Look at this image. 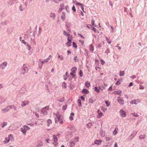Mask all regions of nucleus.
<instances>
[{"mask_svg":"<svg viewBox=\"0 0 147 147\" xmlns=\"http://www.w3.org/2000/svg\"><path fill=\"white\" fill-rule=\"evenodd\" d=\"M23 128H24L26 130H28L30 129V128L29 127H28V126L26 125L24 126Z\"/></svg>","mask_w":147,"mask_h":147,"instance_id":"obj_30","label":"nucleus"},{"mask_svg":"<svg viewBox=\"0 0 147 147\" xmlns=\"http://www.w3.org/2000/svg\"><path fill=\"white\" fill-rule=\"evenodd\" d=\"M92 29L93 30L94 32H97L98 31V30H97L96 28L92 27Z\"/></svg>","mask_w":147,"mask_h":147,"instance_id":"obj_54","label":"nucleus"},{"mask_svg":"<svg viewBox=\"0 0 147 147\" xmlns=\"http://www.w3.org/2000/svg\"><path fill=\"white\" fill-rule=\"evenodd\" d=\"M89 101L91 103H93L94 102V100H92L91 98L89 99Z\"/></svg>","mask_w":147,"mask_h":147,"instance_id":"obj_55","label":"nucleus"},{"mask_svg":"<svg viewBox=\"0 0 147 147\" xmlns=\"http://www.w3.org/2000/svg\"><path fill=\"white\" fill-rule=\"evenodd\" d=\"M85 85L86 87L88 88L90 87V84L89 83H88V82H87L85 83Z\"/></svg>","mask_w":147,"mask_h":147,"instance_id":"obj_31","label":"nucleus"},{"mask_svg":"<svg viewBox=\"0 0 147 147\" xmlns=\"http://www.w3.org/2000/svg\"><path fill=\"white\" fill-rule=\"evenodd\" d=\"M124 74V71H120L119 73V76H123Z\"/></svg>","mask_w":147,"mask_h":147,"instance_id":"obj_38","label":"nucleus"},{"mask_svg":"<svg viewBox=\"0 0 147 147\" xmlns=\"http://www.w3.org/2000/svg\"><path fill=\"white\" fill-rule=\"evenodd\" d=\"M116 129H118L117 127L115 128V130H114V131L113 132V134L114 135H115V134H116L117 133V131H116Z\"/></svg>","mask_w":147,"mask_h":147,"instance_id":"obj_51","label":"nucleus"},{"mask_svg":"<svg viewBox=\"0 0 147 147\" xmlns=\"http://www.w3.org/2000/svg\"><path fill=\"white\" fill-rule=\"evenodd\" d=\"M120 113L121 116L122 117H125L126 116V114L125 111L122 109L120 111Z\"/></svg>","mask_w":147,"mask_h":147,"instance_id":"obj_4","label":"nucleus"},{"mask_svg":"<svg viewBox=\"0 0 147 147\" xmlns=\"http://www.w3.org/2000/svg\"><path fill=\"white\" fill-rule=\"evenodd\" d=\"M62 84L63 86L64 87V88H66L67 87V85L66 83L65 82H63V83Z\"/></svg>","mask_w":147,"mask_h":147,"instance_id":"obj_50","label":"nucleus"},{"mask_svg":"<svg viewBox=\"0 0 147 147\" xmlns=\"http://www.w3.org/2000/svg\"><path fill=\"white\" fill-rule=\"evenodd\" d=\"M72 46L73 47H74L76 48L77 47V45L74 42H73Z\"/></svg>","mask_w":147,"mask_h":147,"instance_id":"obj_35","label":"nucleus"},{"mask_svg":"<svg viewBox=\"0 0 147 147\" xmlns=\"http://www.w3.org/2000/svg\"><path fill=\"white\" fill-rule=\"evenodd\" d=\"M65 12H63L62 13L61 18L63 21H64L65 19Z\"/></svg>","mask_w":147,"mask_h":147,"instance_id":"obj_9","label":"nucleus"},{"mask_svg":"<svg viewBox=\"0 0 147 147\" xmlns=\"http://www.w3.org/2000/svg\"><path fill=\"white\" fill-rule=\"evenodd\" d=\"M122 92L121 90H119L117 91H115L114 92V94H120Z\"/></svg>","mask_w":147,"mask_h":147,"instance_id":"obj_23","label":"nucleus"},{"mask_svg":"<svg viewBox=\"0 0 147 147\" xmlns=\"http://www.w3.org/2000/svg\"><path fill=\"white\" fill-rule=\"evenodd\" d=\"M7 125V123L5 122H4L3 123H2L1 124V127L2 128H3L5 126H6Z\"/></svg>","mask_w":147,"mask_h":147,"instance_id":"obj_20","label":"nucleus"},{"mask_svg":"<svg viewBox=\"0 0 147 147\" xmlns=\"http://www.w3.org/2000/svg\"><path fill=\"white\" fill-rule=\"evenodd\" d=\"M72 10H73V11H74L75 12H76V8H75V7L74 6V5H73L72 7Z\"/></svg>","mask_w":147,"mask_h":147,"instance_id":"obj_56","label":"nucleus"},{"mask_svg":"<svg viewBox=\"0 0 147 147\" xmlns=\"http://www.w3.org/2000/svg\"><path fill=\"white\" fill-rule=\"evenodd\" d=\"M136 102V100H133L131 101L130 102V103L132 104H134L135 105H136V104H137V103Z\"/></svg>","mask_w":147,"mask_h":147,"instance_id":"obj_34","label":"nucleus"},{"mask_svg":"<svg viewBox=\"0 0 147 147\" xmlns=\"http://www.w3.org/2000/svg\"><path fill=\"white\" fill-rule=\"evenodd\" d=\"M112 138L111 137H106V140L107 141H109L111 140Z\"/></svg>","mask_w":147,"mask_h":147,"instance_id":"obj_39","label":"nucleus"},{"mask_svg":"<svg viewBox=\"0 0 147 147\" xmlns=\"http://www.w3.org/2000/svg\"><path fill=\"white\" fill-rule=\"evenodd\" d=\"M58 57L60 58V60L61 61L63 60V57L62 55H59L58 56Z\"/></svg>","mask_w":147,"mask_h":147,"instance_id":"obj_36","label":"nucleus"},{"mask_svg":"<svg viewBox=\"0 0 147 147\" xmlns=\"http://www.w3.org/2000/svg\"><path fill=\"white\" fill-rule=\"evenodd\" d=\"M24 102H22V103L21 105L23 107H24V106H26L27 104H28V102L27 104H26V103H25Z\"/></svg>","mask_w":147,"mask_h":147,"instance_id":"obj_43","label":"nucleus"},{"mask_svg":"<svg viewBox=\"0 0 147 147\" xmlns=\"http://www.w3.org/2000/svg\"><path fill=\"white\" fill-rule=\"evenodd\" d=\"M7 62L6 61H5L3 63H2L1 65L0 66V67L1 69H4L6 66H7Z\"/></svg>","mask_w":147,"mask_h":147,"instance_id":"obj_3","label":"nucleus"},{"mask_svg":"<svg viewBox=\"0 0 147 147\" xmlns=\"http://www.w3.org/2000/svg\"><path fill=\"white\" fill-rule=\"evenodd\" d=\"M80 98H81V99L83 101H84L85 100V98L83 96H81L80 97Z\"/></svg>","mask_w":147,"mask_h":147,"instance_id":"obj_58","label":"nucleus"},{"mask_svg":"<svg viewBox=\"0 0 147 147\" xmlns=\"http://www.w3.org/2000/svg\"><path fill=\"white\" fill-rule=\"evenodd\" d=\"M79 75L80 77H82L83 76L82 71L81 70H80L79 73Z\"/></svg>","mask_w":147,"mask_h":147,"instance_id":"obj_37","label":"nucleus"},{"mask_svg":"<svg viewBox=\"0 0 147 147\" xmlns=\"http://www.w3.org/2000/svg\"><path fill=\"white\" fill-rule=\"evenodd\" d=\"M50 17L51 18H52L53 20H54L55 17V13H50Z\"/></svg>","mask_w":147,"mask_h":147,"instance_id":"obj_16","label":"nucleus"},{"mask_svg":"<svg viewBox=\"0 0 147 147\" xmlns=\"http://www.w3.org/2000/svg\"><path fill=\"white\" fill-rule=\"evenodd\" d=\"M101 140H96L94 141V144H96L99 145L100 144V143L101 142Z\"/></svg>","mask_w":147,"mask_h":147,"instance_id":"obj_22","label":"nucleus"},{"mask_svg":"<svg viewBox=\"0 0 147 147\" xmlns=\"http://www.w3.org/2000/svg\"><path fill=\"white\" fill-rule=\"evenodd\" d=\"M7 24V22L5 21L0 23V26H3Z\"/></svg>","mask_w":147,"mask_h":147,"instance_id":"obj_24","label":"nucleus"},{"mask_svg":"<svg viewBox=\"0 0 147 147\" xmlns=\"http://www.w3.org/2000/svg\"><path fill=\"white\" fill-rule=\"evenodd\" d=\"M69 7L68 5H67L65 7V9L66 10V11L67 12H69V11L68 10V9L69 8Z\"/></svg>","mask_w":147,"mask_h":147,"instance_id":"obj_52","label":"nucleus"},{"mask_svg":"<svg viewBox=\"0 0 147 147\" xmlns=\"http://www.w3.org/2000/svg\"><path fill=\"white\" fill-rule=\"evenodd\" d=\"M71 42H67L66 43V45L68 47H70L71 46Z\"/></svg>","mask_w":147,"mask_h":147,"instance_id":"obj_42","label":"nucleus"},{"mask_svg":"<svg viewBox=\"0 0 147 147\" xmlns=\"http://www.w3.org/2000/svg\"><path fill=\"white\" fill-rule=\"evenodd\" d=\"M76 4L77 5H81L82 10L83 11V12H84V7L83 6L84 5L80 3H79V2H78Z\"/></svg>","mask_w":147,"mask_h":147,"instance_id":"obj_14","label":"nucleus"},{"mask_svg":"<svg viewBox=\"0 0 147 147\" xmlns=\"http://www.w3.org/2000/svg\"><path fill=\"white\" fill-rule=\"evenodd\" d=\"M113 90V88L112 86H110L108 89V90L109 91H112Z\"/></svg>","mask_w":147,"mask_h":147,"instance_id":"obj_59","label":"nucleus"},{"mask_svg":"<svg viewBox=\"0 0 147 147\" xmlns=\"http://www.w3.org/2000/svg\"><path fill=\"white\" fill-rule=\"evenodd\" d=\"M59 121V123L61 124H62L63 123V121L62 120V119H61V120H60V121Z\"/></svg>","mask_w":147,"mask_h":147,"instance_id":"obj_62","label":"nucleus"},{"mask_svg":"<svg viewBox=\"0 0 147 147\" xmlns=\"http://www.w3.org/2000/svg\"><path fill=\"white\" fill-rule=\"evenodd\" d=\"M98 115L100 116H103V113H102L99 110H98L97 111Z\"/></svg>","mask_w":147,"mask_h":147,"instance_id":"obj_28","label":"nucleus"},{"mask_svg":"<svg viewBox=\"0 0 147 147\" xmlns=\"http://www.w3.org/2000/svg\"><path fill=\"white\" fill-rule=\"evenodd\" d=\"M47 123L48 124H47V126H49L50 124H51L52 123L51 120L50 119H48L47 121Z\"/></svg>","mask_w":147,"mask_h":147,"instance_id":"obj_27","label":"nucleus"},{"mask_svg":"<svg viewBox=\"0 0 147 147\" xmlns=\"http://www.w3.org/2000/svg\"><path fill=\"white\" fill-rule=\"evenodd\" d=\"M24 90L23 89H21L19 90V93L18 94V96L19 97H20L23 95L24 93Z\"/></svg>","mask_w":147,"mask_h":147,"instance_id":"obj_5","label":"nucleus"},{"mask_svg":"<svg viewBox=\"0 0 147 147\" xmlns=\"http://www.w3.org/2000/svg\"><path fill=\"white\" fill-rule=\"evenodd\" d=\"M90 50L92 52L94 50V47L92 44H91L90 45Z\"/></svg>","mask_w":147,"mask_h":147,"instance_id":"obj_26","label":"nucleus"},{"mask_svg":"<svg viewBox=\"0 0 147 147\" xmlns=\"http://www.w3.org/2000/svg\"><path fill=\"white\" fill-rule=\"evenodd\" d=\"M65 26L67 28H69L71 27V24L70 23H67L66 24Z\"/></svg>","mask_w":147,"mask_h":147,"instance_id":"obj_25","label":"nucleus"},{"mask_svg":"<svg viewBox=\"0 0 147 147\" xmlns=\"http://www.w3.org/2000/svg\"><path fill=\"white\" fill-rule=\"evenodd\" d=\"M105 38H106V40H107V42L109 43V44H110L111 43V41H109V39H108V38L107 37V36H105Z\"/></svg>","mask_w":147,"mask_h":147,"instance_id":"obj_49","label":"nucleus"},{"mask_svg":"<svg viewBox=\"0 0 147 147\" xmlns=\"http://www.w3.org/2000/svg\"><path fill=\"white\" fill-rule=\"evenodd\" d=\"M20 130L22 132L23 134L25 135L26 134V130L24 128H21Z\"/></svg>","mask_w":147,"mask_h":147,"instance_id":"obj_17","label":"nucleus"},{"mask_svg":"<svg viewBox=\"0 0 147 147\" xmlns=\"http://www.w3.org/2000/svg\"><path fill=\"white\" fill-rule=\"evenodd\" d=\"M13 30V27H9L7 29V32L8 34H10L12 32Z\"/></svg>","mask_w":147,"mask_h":147,"instance_id":"obj_7","label":"nucleus"},{"mask_svg":"<svg viewBox=\"0 0 147 147\" xmlns=\"http://www.w3.org/2000/svg\"><path fill=\"white\" fill-rule=\"evenodd\" d=\"M41 112L44 115H46L47 114V111L45 108H43L41 110Z\"/></svg>","mask_w":147,"mask_h":147,"instance_id":"obj_8","label":"nucleus"},{"mask_svg":"<svg viewBox=\"0 0 147 147\" xmlns=\"http://www.w3.org/2000/svg\"><path fill=\"white\" fill-rule=\"evenodd\" d=\"M87 127L88 128H90L92 126V123L91 122H89L87 124Z\"/></svg>","mask_w":147,"mask_h":147,"instance_id":"obj_19","label":"nucleus"},{"mask_svg":"<svg viewBox=\"0 0 147 147\" xmlns=\"http://www.w3.org/2000/svg\"><path fill=\"white\" fill-rule=\"evenodd\" d=\"M53 137L54 139L53 141L54 142H56L58 141V139L57 136L55 135H53Z\"/></svg>","mask_w":147,"mask_h":147,"instance_id":"obj_13","label":"nucleus"},{"mask_svg":"<svg viewBox=\"0 0 147 147\" xmlns=\"http://www.w3.org/2000/svg\"><path fill=\"white\" fill-rule=\"evenodd\" d=\"M94 90L97 93H99L100 92L99 90L97 88V87H95L94 88Z\"/></svg>","mask_w":147,"mask_h":147,"instance_id":"obj_45","label":"nucleus"},{"mask_svg":"<svg viewBox=\"0 0 147 147\" xmlns=\"http://www.w3.org/2000/svg\"><path fill=\"white\" fill-rule=\"evenodd\" d=\"M145 135H141L139 136V138L141 139H144L145 138Z\"/></svg>","mask_w":147,"mask_h":147,"instance_id":"obj_33","label":"nucleus"},{"mask_svg":"<svg viewBox=\"0 0 147 147\" xmlns=\"http://www.w3.org/2000/svg\"><path fill=\"white\" fill-rule=\"evenodd\" d=\"M28 71V68L27 67L26 65L25 64H24L22 67V73L23 74H24L27 73Z\"/></svg>","mask_w":147,"mask_h":147,"instance_id":"obj_1","label":"nucleus"},{"mask_svg":"<svg viewBox=\"0 0 147 147\" xmlns=\"http://www.w3.org/2000/svg\"><path fill=\"white\" fill-rule=\"evenodd\" d=\"M91 24L92 26H93L95 27H96L97 26L96 24H94V21L93 19H92L91 20Z\"/></svg>","mask_w":147,"mask_h":147,"instance_id":"obj_32","label":"nucleus"},{"mask_svg":"<svg viewBox=\"0 0 147 147\" xmlns=\"http://www.w3.org/2000/svg\"><path fill=\"white\" fill-rule=\"evenodd\" d=\"M28 46V48H27V49H28L29 50H30L31 48V47L30 45H28V46Z\"/></svg>","mask_w":147,"mask_h":147,"instance_id":"obj_61","label":"nucleus"},{"mask_svg":"<svg viewBox=\"0 0 147 147\" xmlns=\"http://www.w3.org/2000/svg\"><path fill=\"white\" fill-rule=\"evenodd\" d=\"M77 67H73L71 69V72H74V73H76L77 70Z\"/></svg>","mask_w":147,"mask_h":147,"instance_id":"obj_12","label":"nucleus"},{"mask_svg":"<svg viewBox=\"0 0 147 147\" xmlns=\"http://www.w3.org/2000/svg\"><path fill=\"white\" fill-rule=\"evenodd\" d=\"M120 84V83L119 82V80L117 81L115 84L116 85H118Z\"/></svg>","mask_w":147,"mask_h":147,"instance_id":"obj_53","label":"nucleus"},{"mask_svg":"<svg viewBox=\"0 0 147 147\" xmlns=\"http://www.w3.org/2000/svg\"><path fill=\"white\" fill-rule=\"evenodd\" d=\"M82 93L84 94H87L89 93L88 91L86 89H83L82 91Z\"/></svg>","mask_w":147,"mask_h":147,"instance_id":"obj_10","label":"nucleus"},{"mask_svg":"<svg viewBox=\"0 0 147 147\" xmlns=\"http://www.w3.org/2000/svg\"><path fill=\"white\" fill-rule=\"evenodd\" d=\"M133 85V84L132 82H131L128 85V86L131 87V86H132Z\"/></svg>","mask_w":147,"mask_h":147,"instance_id":"obj_64","label":"nucleus"},{"mask_svg":"<svg viewBox=\"0 0 147 147\" xmlns=\"http://www.w3.org/2000/svg\"><path fill=\"white\" fill-rule=\"evenodd\" d=\"M74 74V73L72 72H71L70 73V74L72 76L73 78H75V75Z\"/></svg>","mask_w":147,"mask_h":147,"instance_id":"obj_48","label":"nucleus"},{"mask_svg":"<svg viewBox=\"0 0 147 147\" xmlns=\"http://www.w3.org/2000/svg\"><path fill=\"white\" fill-rule=\"evenodd\" d=\"M9 111V109L8 108V107L7 106L5 108L3 109H1V111H4V112H3V113L6 112H7L8 111Z\"/></svg>","mask_w":147,"mask_h":147,"instance_id":"obj_11","label":"nucleus"},{"mask_svg":"<svg viewBox=\"0 0 147 147\" xmlns=\"http://www.w3.org/2000/svg\"><path fill=\"white\" fill-rule=\"evenodd\" d=\"M105 103L107 107H108L110 105V103L109 102H108L107 101H105Z\"/></svg>","mask_w":147,"mask_h":147,"instance_id":"obj_47","label":"nucleus"},{"mask_svg":"<svg viewBox=\"0 0 147 147\" xmlns=\"http://www.w3.org/2000/svg\"><path fill=\"white\" fill-rule=\"evenodd\" d=\"M77 56H76L74 57V60L76 62L78 61V60H77Z\"/></svg>","mask_w":147,"mask_h":147,"instance_id":"obj_60","label":"nucleus"},{"mask_svg":"<svg viewBox=\"0 0 147 147\" xmlns=\"http://www.w3.org/2000/svg\"><path fill=\"white\" fill-rule=\"evenodd\" d=\"M8 138L9 139H8V140H7V142H6V141H4L5 144L9 142L10 140H11L12 141H14V139L13 137V135L12 134H10L9 135Z\"/></svg>","mask_w":147,"mask_h":147,"instance_id":"obj_2","label":"nucleus"},{"mask_svg":"<svg viewBox=\"0 0 147 147\" xmlns=\"http://www.w3.org/2000/svg\"><path fill=\"white\" fill-rule=\"evenodd\" d=\"M60 8L59 9V11L61 12L64 9V4L63 3L61 4L60 5Z\"/></svg>","mask_w":147,"mask_h":147,"instance_id":"obj_15","label":"nucleus"},{"mask_svg":"<svg viewBox=\"0 0 147 147\" xmlns=\"http://www.w3.org/2000/svg\"><path fill=\"white\" fill-rule=\"evenodd\" d=\"M117 100L119 103L121 105H123L124 103L123 100L120 98L119 97H118L117 98Z\"/></svg>","mask_w":147,"mask_h":147,"instance_id":"obj_6","label":"nucleus"},{"mask_svg":"<svg viewBox=\"0 0 147 147\" xmlns=\"http://www.w3.org/2000/svg\"><path fill=\"white\" fill-rule=\"evenodd\" d=\"M36 31H34V32L33 33L32 35L34 38L35 37V35L36 34Z\"/></svg>","mask_w":147,"mask_h":147,"instance_id":"obj_63","label":"nucleus"},{"mask_svg":"<svg viewBox=\"0 0 147 147\" xmlns=\"http://www.w3.org/2000/svg\"><path fill=\"white\" fill-rule=\"evenodd\" d=\"M67 108V105H63L62 108V109L64 111Z\"/></svg>","mask_w":147,"mask_h":147,"instance_id":"obj_40","label":"nucleus"},{"mask_svg":"<svg viewBox=\"0 0 147 147\" xmlns=\"http://www.w3.org/2000/svg\"><path fill=\"white\" fill-rule=\"evenodd\" d=\"M78 103L79 107H81L82 106L81 101V99H79L78 100Z\"/></svg>","mask_w":147,"mask_h":147,"instance_id":"obj_21","label":"nucleus"},{"mask_svg":"<svg viewBox=\"0 0 147 147\" xmlns=\"http://www.w3.org/2000/svg\"><path fill=\"white\" fill-rule=\"evenodd\" d=\"M75 145V143L73 142H70V145L71 147L74 146Z\"/></svg>","mask_w":147,"mask_h":147,"instance_id":"obj_41","label":"nucleus"},{"mask_svg":"<svg viewBox=\"0 0 147 147\" xmlns=\"http://www.w3.org/2000/svg\"><path fill=\"white\" fill-rule=\"evenodd\" d=\"M101 135L102 136H105V131H103L102 130L100 132Z\"/></svg>","mask_w":147,"mask_h":147,"instance_id":"obj_29","label":"nucleus"},{"mask_svg":"<svg viewBox=\"0 0 147 147\" xmlns=\"http://www.w3.org/2000/svg\"><path fill=\"white\" fill-rule=\"evenodd\" d=\"M132 114L134 115V117H138L139 116V115H135V113H132Z\"/></svg>","mask_w":147,"mask_h":147,"instance_id":"obj_57","label":"nucleus"},{"mask_svg":"<svg viewBox=\"0 0 147 147\" xmlns=\"http://www.w3.org/2000/svg\"><path fill=\"white\" fill-rule=\"evenodd\" d=\"M56 116L57 117V118L58 119V121H59L61 119V117L60 115H58L57 114H56Z\"/></svg>","mask_w":147,"mask_h":147,"instance_id":"obj_44","label":"nucleus"},{"mask_svg":"<svg viewBox=\"0 0 147 147\" xmlns=\"http://www.w3.org/2000/svg\"><path fill=\"white\" fill-rule=\"evenodd\" d=\"M43 143L42 142H39L37 144L36 146V147H40L42 146Z\"/></svg>","mask_w":147,"mask_h":147,"instance_id":"obj_18","label":"nucleus"},{"mask_svg":"<svg viewBox=\"0 0 147 147\" xmlns=\"http://www.w3.org/2000/svg\"><path fill=\"white\" fill-rule=\"evenodd\" d=\"M105 53H106L107 55H108L109 53H110V52L108 49H107L105 50Z\"/></svg>","mask_w":147,"mask_h":147,"instance_id":"obj_46","label":"nucleus"}]
</instances>
